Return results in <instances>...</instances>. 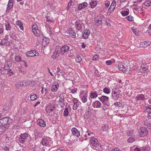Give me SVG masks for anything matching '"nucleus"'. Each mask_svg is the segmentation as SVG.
Wrapping results in <instances>:
<instances>
[{
  "instance_id": "e433bc0d",
  "label": "nucleus",
  "mask_w": 151,
  "mask_h": 151,
  "mask_svg": "<svg viewBox=\"0 0 151 151\" xmlns=\"http://www.w3.org/2000/svg\"><path fill=\"white\" fill-rule=\"evenodd\" d=\"M8 41L5 40L3 39L1 41V42L0 43V45L1 46H6L8 45Z\"/></svg>"
},
{
  "instance_id": "79ce46f5",
  "label": "nucleus",
  "mask_w": 151,
  "mask_h": 151,
  "mask_svg": "<svg viewBox=\"0 0 151 151\" xmlns=\"http://www.w3.org/2000/svg\"><path fill=\"white\" fill-rule=\"evenodd\" d=\"M7 74L9 76H13L14 75V72H12V70L11 69H9L7 70Z\"/></svg>"
},
{
  "instance_id": "0eeeda50",
  "label": "nucleus",
  "mask_w": 151,
  "mask_h": 151,
  "mask_svg": "<svg viewBox=\"0 0 151 151\" xmlns=\"http://www.w3.org/2000/svg\"><path fill=\"white\" fill-rule=\"evenodd\" d=\"M59 86V84L58 82H54L51 87V91L53 92H56L58 89Z\"/></svg>"
},
{
  "instance_id": "09e8293b",
  "label": "nucleus",
  "mask_w": 151,
  "mask_h": 151,
  "mask_svg": "<svg viewBox=\"0 0 151 151\" xmlns=\"http://www.w3.org/2000/svg\"><path fill=\"white\" fill-rule=\"evenodd\" d=\"M30 98L31 100L34 101L37 98V97L34 94L32 93L30 96Z\"/></svg>"
},
{
  "instance_id": "f704fd0d",
  "label": "nucleus",
  "mask_w": 151,
  "mask_h": 151,
  "mask_svg": "<svg viewBox=\"0 0 151 151\" xmlns=\"http://www.w3.org/2000/svg\"><path fill=\"white\" fill-rule=\"evenodd\" d=\"M120 13L123 17L126 16L129 14V10L123 11L122 10L120 12Z\"/></svg>"
},
{
  "instance_id": "423d86ee",
  "label": "nucleus",
  "mask_w": 151,
  "mask_h": 151,
  "mask_svg": "<svg viewBox=\"0 0 151 151\" xmlns=\"http://www.w3.org/2000/svg\"><path fill=\"white\" fill-rule=\"evenodd\" d=\"M119 70L123 73H125L127 69V65L125 63H121L118 65Z\"/></svg>"
},
{
  "instance_id": "bb28decb",
  "label": "nucleus",
  "mask_w": 151,
  "mask_h": 151,
  "mask_svg": "<svg viewBox=\"0 0 151 151\" xmlns=\"http://www.w3.org/2000/svg\"><path fill=\"white\" fill-rule=\"evenodd\" d=\"M102 20V19L101 18H99L98 19H97V18H96L95 20L96 25L99 26L101 24Z\"/></svg>"
},
{
  "instance_id": "864d4df0",
  "label": "nucleus",
  "mask_w": 151,
  "mask_h": 151,
  "mask_svg": "<svg viewBox=\"0 0 151 151\" xmlns=\"http://www.w3.org/2000/svg\"><path fill=\"white\" fill-rule=\"evenodd\" d=\"M104 3L106 7H108L110 4V2L109 1H106L104 2Z\"/></svg>"
},
{
  "instance_id": "3c124183",
  "label": "nucleus",
  "mask_w": 151,
  "mask_h": 151,
  "mask_svg": "<svg viewBox=\"0 0 151 151\" xmlns=\"http://www.w3.org/2000/svg\"><path fill=\"white\" fill-rule=\"evenodd\" d=\"M15 60L17 62H19L21 61L22 58L20 56L17 55L15 57Z\"/></svg>"
},
{
  "instance_id": "72a5a7b5",
  "label": "nucleus",
  "mask_w": 151,
  "mask_h": 151,
  "mask_svg": "<svg viewBox=\"0 0 151 151\" xmlns=\"http://www.w3.org/2000/svg\"><path fill=\"white\" fill-rule=\"evenodd\" d=\"M98 92L96 91H93L90 94V97L91 98H94L97 97Z\"/></svg>"
},
{
  "instance_id": "69168bd1",
  "label": "nucleus",
  "mask_w": 151,
  "mask_h": 151,
  "mask_svg": "<svg viewBox=\"0 0 151 151\" xmlns=\"http://www.w3.org/2000/svg\"><path fill=\"white\" fill-rule=\"evenodd\" d=\"M99 56L98 55H94L93 58V60H96L99 58Z\"/></svg>"
},
{
  "instance_id": "58836bf2",
  "label": "nucleus",
  "mask_w": 151,
  "mask_h": 151,
  "mask_svg": "<svg viewBox=\"0 0 151 151\" xmlns=\"http://www.w3.org/2000/svg\"><path fill=\"white\" fill-rule=\"evenodd\" d=\"M147 69L145 65H143L140 68V71L141 73L144 72Z\"/></svg>"
},
{
  "instance_id": "6e6d98bb",
  "label": "nucleus",
  "mask_w": 151,
  "mask_h": 151,
  "mask_svg": "<svg viewBox=\"0 0 151 151\" xmlns=\"http://www.w3.org/2000/svg\"><path fill=\"white\" fill-rule=\"evenodd\" d=\"M151 43V42H150L147 41L142 42V45L144 44L145 45V46H144V47L147 46L148 45H150Z\"/></svg>"
},
{
  "instance_id": "0e129e2a",
  "label": "nucleus",
  "mask_w": 151,
  "mask_h": 151,
  "mask_svg": "<svg viewBox=\"0 0 151 151\" xmlns=\"http://www.w3.org/2000/svg\"><path fill=\"white\" fill-rule=\"evenodd\" d=\"M147 111L149 112H151V105H148L146 108Z\"/></svg>"
},
{
  "instance_id": "412c9836",
  "label": "nucleus",
  "mask_w": 151,
  "mask_h": 151,
  "mask_svg": "<svg viewBox=\"0 0 151 151\" xmlns=\"http://www.w3.org/2000/svg\"><path fill=\"white\" fill-rule=\"evenodd\" d=\"M88 4L87 2H84L81 4H80L78 7V9L80 10L83 8H85L87 7Z\"/></svg>"
},
{
  "instance_id": "8fccbe9b",
  "label": "nucleus",
  "mask_w": 151,
  "mask_h": 151,
  "mask_svg": "<svg viewBox=\"0 0 151 151\" xmlns=\"http://www.w3.org/2000/svg\"><path fill=\"white\" fill-rule=\"evenodd\" d=\"M4 32V28L0 26V38L2 37L3 36Z\"/></svg>"
},
{
  "instance_id": "9d476101",
  "label": "nucleus",
  "mask_w": 151,
  "mask_h": 151,
  "mask_svg": "<svg viewBox=\"0 0 151 151\" xmlns=\"http://www.w3.org/2000/svg\"><path fill=\"white\" fill-rule=\"evenodd\" d=\"M135 99L137 103H141V101H143L145 100V95L143 94L138 95L136 96Z\"/></svg>"
},
{
  "instance_id": "de8ad7c7",
  "label": "nucleus",
  "mask_w": 151,
  "mask_h": 151,
  "mask_svg": "<svg viewBox=\"0 0 151 151\" xmlns=\"http://www.w3.org/2000/svg\"><path fill=\"white\" fill-rule=\"evenodd\" d=\"M131 151H140V149L134 146L131 147Z\"/></svg>"
},
{
  "instance_id": "aec40b11",
  "label": "nucleus",
  "mask_w": 151,
  "mask_h": 151,
  "mask_svg": "<svg viewBox=\"0 0 151 151\" xmlns=\"http://www.w3.org/2000/svg\"><path fill=\"white\" fill-rule=\"evenodd\" d=\"M14 30H15L14 29V30H12L10 31L9 33V35L11 38H12L13 40H16L17 37Z\"/></svg>"
},
{
  "instance_id": "a211bd4d",
  "label": "nucleus",
  "mask_w": 151,
  "mask_h": 151,
  "mask_svg": "<svg viewBox=\"0 0 151 151\" xmlns=\"http://www.w3.org/2000/svg\"><path fill=\"white\" fill-rule=\"evenodd\" d=\"M37 124L40 126L42 127H45L46 124L45 122L42 119H39L37 120Z\"/></svg>"
},
{
  "instance_id": "37998d69",
  "label": "nucleus",
  "mask_w": 151,
  "mask_h": 151,
  "mask_svg": "<svg viewBox=\"0 0 151 151\" xmlns=\"http://www.w3.org/2000/svg\"><path fill=\"white\" fill-rule=\"evenodd\" d=\"M125 18L127 20L130 22H132L134 20V17L131 15H129L126 17Z\"/></svg>"
},
{
  "instance_id": "4c0bfd02",
  "label": "nucleus",
  "mask_w": 151,
  "mask_h": 151,
  "mask_svg": "<svg viewBox=\"0 0 151 151\" xmlns=\"http://www.w3.org/2000/svg\"><path fill=\"white\" fill-rule=\"evenodd\" d=\"M115 61L114 59H111L110 60H107L106 62V63L108 65H111V64L114 63Z\"/></svg>"
},
{
  "instance_id": "a19ab883",
  "label": "nucleus",
  "mask_w": 151,
  "mask_h": 151,
  "mask_svg": "<svg viewBox=\"0 0 151 151\" xmlns=\"http://www.w3.org/2000/svg\"><path fill=\"white\" fill-rule=\"evenodd\" d=\"M4 25L6 30L7 31H9L11 30L12 27L9 23H5Z\"/></svg>"
},
{
  "instance_id": "680f3d73",
  "label": "nucleus",
  "mask_w": 151,
  "mask_h": 151,
  "mask_svg": "<svg viewBox=\"0 0 151 151\" xmlns=\"http://www.w3.org/2000/svg\"><path fill=\"white\" fill-rule=\"evenodd\" d=\"M19 72L21 74H25L27 72L26 71H24L22 70L21 69H20L19 70Z\"/></svg>"
},
{
  "instance_id": "6e6552de",
  "label": "nucleus",
  "mask_w": 151,
  "mask_h": 151,
  "mask_svg": "<svg viewBox=\"0 0 151 151\" xmlns=\"http://www.w3.org/2000/svg\"><path fill=\"white\" fill-rule=\"evenodd\" d=\"M41 143L43 145L47 146L50 145L51 142L50 139L49 138H45L42 139Z\"/></svg>"
},
{
  "instance_id": "774afa93",
  "label": "nucleus",
  "mask_w": 151,
  "mask_h": 151,
  "mask_svg": "<svg viewBox=\"0 0 151 151\" xmlns=\"http://www.w3.org/2000/svg\"><path fill=\"white\" fill-rule=\"evenodd\" d=\"M58 102L59 104L60 103L63 104L64 102L63 99L62 98H60Z\"/></svg>"
},
{
  "instance_id": "bf43d9fd",
  "label": "nucleus",
  "mask_w": 151,
  "mask_h": 151,
  "mask_svg": "<svg viewBox=\"0 0 151 151\" xmlns=\"http://www.w3.org/2000/svg\"><path fill=\"white\" fill-rule=\"evenodd\" d=\"M150 149V148L147 146L143 147L142 149V151H149Z\"/></svg>"
},
{
  "instance_id": "052dcab7",
  "label": "nucleus",
  "mask_w": 151,
  "mask_h": 151,
  "mask_svg": "<svg viewBox=\"0 0 151 151\" xmlns=\"http://www.w3.org/2000/svg\"><path fill=\"white\" fill-rule=\"evenodd\" d=\"M128 136H132L133 134V132L132 130L128 131L127 133Z\"/></svg>"
},
{
  "instance_id": "f257e3e1",
  "label": "nucleus",
  "mask_w": 151,
  "mask_h": 151,
  "mask_svg": "<svg viewBox=\"0 0 151 151\" xmlns=\"http://www.w3.org/2000/svg\"><path fill=\"white\" fill-rule=\"evenodd\" d=\"M12 119L9 117H4L0 119V126L3 127L4 130L8 128L9 125L12 122Z\"/></svg>"
},
{
  "instance_id": "a878e982",
  "label": "nucleus",
  "mask_w": 151,
  "mask_h": 151,
  "mask_svg": "<svg viewBox=\"0 0 151 151\" xmlns=\"http://www.w3.org/2000/svg\"><path fill=\"white\" fill-rule=\"evenodd\" d=\"M82 93H80V96L81 97V100L83 103H85L87 101V94L85 93L83 96L82 95Z\"/></svg>"
},
{
  "instance_id": "f03ea898",
  "label": "nucleus",
  "mask_w": 151,
  "mask_h": 151,
  "mask_svg": "<svg viewBox=\"0 0 151 151\" xmlns=\"http://www.w3.org/2000/svg\"><path fill=\"white\" fill-rule=\"evenodd\" d=\"M90 141L92 148L96 150H101V147L96 138L94 137L91 138Z\"/></svg>"
},
{
  "instance_id": "f3484780",
  "label": "nucleus",
  "mask_w": 151,
  "mask_h": 151,
  "mask_svg": "<svg viewBox=\"0 0 151 151\" xmlns=\"http://www.w3.org/2000/svg\"><path fill=\"white\" fill-rule=\"evenodd\" d=\"M71 131L72 133L75 136L78 137L80 136L79 132L76 128H72L71 129Z\"/></svg>"
},
{
  "instance_id": "20e7f679",
  "label": "nucleus",
  "mask_w": 151,
  "mask_h": 151,
  "mask_svg": "<svg viewBox=\"0 0 151 151\" xmlns=\"http://www.w3.org/2000/svg\"><path fill=\"white\" fill-rule=\"evenodd\" d=\"M148 133V131L147 128L144 127L140 128L138 130V134L141 137H144Z\"/></svg>"
},
{
  "instance_id": "13d9d810",
  "label": "nucleus",
  "mask_w": 151,
  "mask_h": 151,
  "mask_svg": "<svg viewBox=\"0 0 151 151\" xmlns=\"http://www.w3.org/2000/svg\"><path fill=\"white\" fill-rule=\"evenodd\" d=\"M68 110L67 108H66L65 109L63 115L65 116H68Z\"/></svg>"
},
{
  "instance_id": "cd10ccee",
  "label": "nucleus",
  "mask_w": 151,
  "mask_h": 151,
  "mask_svg": "<svg viewBox=\"0 0 151 151\" xmlns=\"http://www.w3.org/2000/svg\"><path fill=\"white\" fill-rule=\"evenodd\" d=\"M143 6L144 5L142 4V5L141 6H136L134 7V9L139 12L140 11H142L143 10V7H144Z\"/></svg>"
},
{
  "instance_id": "a18cd8bd",
  "label": "nucleus",
  "mask_w": 151,
  "mask_h": 151,
  "mask_svg": "<svg viewBox=\"0 0 151 151\" xmlns=\"http://www.w3.org/2000/svg\"><path fill=\"white\" fill-rule=\"evenodd\" d=\"M82 60L81 57L79 55H76V62L79 63L81 62Z\"/></svg>"
},
{
  "instance_id": "9b49d317",
  "label": "nucleus",
  "mask_w": 151,
  "mask_h": 151,
  "mask_svg": "<svg viewBox=\"0 0 151 151\" xmlns=\"http://www.w3.org/2000/svg\"><path fill=\"white\" fill-rule=\"evenodd\" d=\"M116 5V2L115 1H112L110 6L108 9L107 12L108 13H111L115 9Z\"/></svg>"
},
{
  "instance_id": "b1692460",
  "label": "nucleus",
  "mask_w": 151,
  "mask_h": 151,
  "mask_svg": "<svg viewBox=\"0 0 151 151\" xmlns=\"http://www.w3.org/2000/svg\"><path fill=\"white\" fill-rule=\"evenodd\" d=\"M10 67V65L9 64V62L6 61L4 63V66L2 68V69L4 70H8Z\"/></svg>"
},
{
  "instance_id": "c85d7f7f",
  "label": "nucleus",
  "mask_w": 151,
  "mask_h": 151,
  "mask_svg": "<svg viewBox=\"0 0 151 151\" xmlns=\"http://www.w3.org/2000/svg\"><path fill=\"white\" fill-rule=\"evenodd\" d=\"M16 25L19 26L20 29L23 30L24 29L23 24L20 20H17L16 22Z\"/></svg>"
},
{
  "instance_id": "7ed1b4c3",
  "label": "nucleus",
  "mask_w": 151,
  "mask_h": 151,
  "mask_svg": "<svg viewBox=\"0 0 151 151\" xmlns=\"http://www.w3.org/2000/svg\"><path fill=\"white\" fill-rule=\"evenodd\" d=\"M32 31L34 35L37 37H40L41 32L38 29V27L36 24H34L32 25Z\"/></svg>"
},
{
  "instance_id": "5fc2aeb1",
  "label": "nucleus",
  "mask_w": 151,
  "mask_h": 151,
  "mask_svg": "<svg viewBox=\"0 0 151 151\" xmlns=\"http://www.w3.org/2000/svg\"><path fill=\"white\" fill-rule=\"evenodd\" d=\"M9 104H5L4 106L3 110L4 111H7L9 109Z\"/></svg>"
},
{
  "instance_id": "7c9ffc66",
  "label": "nucleus",
  "mask_w": 151,
  "mask_h": 151,
  "mask_svg": "<svg viewBox=\"0 0 151 151\" xmlns=\"http://www.w3.org/2000/svg\"><path fill=\"white\" fill-rule=\"evenodd\" d=\"M57 73L58 75L59 76H63L64 74V72L62 70H61L59 67L57 68Z\"/></svg>"
},
{
  "instance_id": "2eb2a0df",
  "label": "nucleus",
  "mask_w": 151,
  "mask_h": 151,
  "mask_svg": "<svg viewBox=\"0 0 151 151\" xmlns=\"http://www.w3.org/2000/svg\"><path fill=\"white\" fill-rule=\"evenodd\" d=\"M55 108L54 104H48L46 107V110L48 113L50 114Z\"/></svg>"
},
{
  "instance_id": "e2e57ef3",
  "label": "nucleus",
  "mask_w": 151,
  "mask_h": 151,
  "mask_svg": "<svg viewBox=\"0 0 151 151\" xmlns=\"http://www.w3.org/2000/svg\"><path fill=\"white\" fill-rule=\"evenodd\" d=\"M92 105L94 108H100L101 107V104H92Z\"/></svg>"
},
{
  "instance_id": "c9c22d12",
  "label": "nucleus",
  "mask_w": 151,
  "mask_h": 151,
  "mask_svg": "<svg viewBox=\"0 0 151 151\" xmlns=\"http://www.w3.org/2000/svg\"><path fill=\"white\" fill-rule=\"evenodd\" d=\"M91 109L88 108L86 112V116L87 118H89L91 115Z\"/></svg>"
},
{
  "instance_id": "2f4dec72",
  "label": "nucleus",
  "mask_w": 151,
  "mask_h": 151,
  "mask_svg": "<svg viewBox=\"0 0 151 151\" xmlns=\"http://www.w3.org/2000/svg\"><path fill=\"white\" fill-rule=\"evenodd\" d=\"M97 0H96V1L92 0L91 1L90 3L91 8H94L97 5Z\"/></svg>"
},
{
  "instance_id": "6ab92c4d",
  "label": "nucleus",
  "mask_w": 151,
  "mask_h": 151,
  "mask_svg": "<svg viewBox=\"0 0 151 151\" xmlns=\"http://www.w3.org/2000/svg\"><path fill=\"white\" fill-rule=\"evenodd\" d=\"M13 0H9L8 4L7 6L6 12L9 11L10 9L13 7Z\"/></svg>"
},
{
  "instance_id": "4d7b16f0",
  "label": "nucleus",
  "mask_w": 151,
  "mask_h": 151,
  "mask_svg": "<svg viewBox=\"0 0 151 151\" xmlns=\"http://www.w3.org/2000/svg\"><path fill=\"white\" fill-rule=\"evenodd\" d=\"M116 90L117 89H116L112 90V97H114V96L115 95L118 94L116 91Z\"/></svg>"
},
{
  "instance_id": "ddd939ff",
  "label": "nucleus",
  "mask_w": 151,
  "mask_h": 151,
  "mask_svg": "<svg viewBox=\"0 0 151 151\" xmlns=\"http://www.w3.org/2000/svg\"><path fill=\"white\" fill-rule=\"evenodd\" d=\"M45 17L46 19L47 22L52 23V25L54 26V20L50 14H47V15L45 16Z\"/></svg>"
},
{
  "instance_id": "39448f33",
  "label": "nucleus",
  "mask_w": 151,
  "mask_h": 151,
  "mask_svg": "<svg viewBox=\"0 0 151 151\" xmlns=\"http://www.w3.org/2000/svg\"><path fill=\"white\" fill-rule=\"evenodd\" d=\"M26 55L27 57L38 56H39V53L38 52L35 50H31L27 52L26 53Z\"/></svg>"
},
{
  "instance_id": "ea45409f",
  "label": "nucleus",
  "mask_w": 151,
  "mask_h": 151,
  "mask_svg": "<svg viewBox=\"0 0 151 151\" xmlns=\"http://www.w3.org/2000/svg\"><path fill=\"white\" fill-rule=\"evenodd\" d=\"M143 4L145 6H150L151 5V0H146Z\"/></svg>"
},
{
  "instance_id": "4468645a",
  "label": "nucleus",
  "mask_w": 151,
  "mask_h": 151,
  "mask_svg": "<svg viewBox=\"0 0 151 151\" xmlns=\"http://www.w3.org/2000/svg\"><path fill=\"white\" fill-rule=\"evenodd\" d=\"M27 136L28 135L26 133H24L21 135L19 138V141L22 143H24L26 139Z\"/></svg>"
},
{
  "instance_id": "603ef678",
  "label": "nucleus",
  "mask_w": 151,
  "mask_h": 151,
  "mask_svg": "<svg viewBox=\"0 0 151 151\" xmlns=\"http://www.w3.org/2000/svg\"><path fill=\"white\" fill-rule=\"evenodd\" d=\"M108 127L106 125L104 124L101 127V130L102 131H106L108 130Z\"/></svg>"
},
{
  "instance_id": "4be33fe9",
  "label": "nucleus",
  "mask_w": 151,
  "mask_h": 151,
  "mask_svg": "<svg viewBox=\"0 0 151 151\" xmlns=\"http://www.w3.org/2000/svg\"><path fill=\"white\" fill-rule=\"evenodd\" d=\"M60 53V51L55 50L52 55V58L54 59H56L58 57Z\"/></svg>"
},
{
  "instance_id": "c756f323",
  "label": "nucleus",
  "mask_w": 151,
  "mask_h": 151,
  "mask_svg": "<svg viewBox=\"0 0 151 151\" xmlns=\"http://www.w3.org/2000/svg\"><path fill=\"white\" fill-rule=\"evenodd\" d=\"M53 25L52 24V26H51L50 25H49L47 23L46 24L45 27L46 28L47 31L48 33H50L51 32V29H52V28H53Z\"/></svg>"
},
{
  "instance_id": "338daca9",
  "label": "nucleus",
  "mask_w": 151,
  "mask_h": 151,
  "mask_svg": "<svg viewBox=\"0 0 151 151\" xmlns=\"http://www.w3.org/2000/svg\"><path fill=\"white\" fill-rule=\"evenodd\" d=\"M74 104H76L78 102V100L74 98L72 100Z\"/></svg>"
},
{
  "instance_id": "1a4fd4ad",
  "label": "nucleus",
  "mask_w": 151,
  "mask_h": 151,
  "mask_svg": "<svg viewBox=\"0 0 151 151\" xmlns=\"http://www.w3.org/2000/svg\"><path fill=\"white\" fill-rule=\"evenodd\" d=\"M82 23L80 20H77L74 24L75 27L77 30H80L82 28Z\"/></svg>"
},
{
  "instance_id": "473e14b6",
  "label": "nucleus",
  "mask_w": 151,
  "mask_h": 151,
  "mask_svg": "<svg viewBox=\"0 0 151 151\" xmlns=\"http://www.w3.org/2000/svg\"><path fill=\"white\" fill-rule=\"evenodd\" d=\"M70 35L73 38H74L76 37V33L72 29L70 30L69 31Z\"/></svg>"
},
{
  "instance_id": "393cba45",
  "label": "nucleus",
  "mask_w": 151,
  "mask_h": 151,
  "mask_svg": "<svg viewBox=\"0 0 151 151\" xmlns=\"http://www.w3.org/2000/svg\"><path fill=\"white\" fill-rule=\"evenodd\" d=\"M99 100L102 103L107 101L109 99L108 97L106 96H102L99 97Z\"/></svg>"
},
{
  "instance_id": "c03bdc74",
  "label": "nucleus",
  "mask_w": 151,
  "mask_h": 151,
  "mask_svg": "<svg viewBox=\"0 0 151 151\" xmlns=\"http://www.w3.org/2000/svg\"><path fill=\"white\" fill-rule=\"evenodd\" d=\"M103 91L105 93L108 94L110 93L111 90L109 88L106 87L104 89Z\"/></svg>"
},
{
  "instance_id": "5701e85b",
  "label": "nucleus",
  "mask_w": 151,
  "mask_h": 151,
  "mask_svg": "<svg viewBox=\"0 0 151 151\" xmlns=\"http://www.w3.org/2000/svg\"><path fill=\"white\" fill-rule=\"evenodd\" d=\"M49 42V39L46 37L43 38L42 40V44L44 46L48 45Z\"/></svg>"
},
{
  "instance_id": "49530a36",
  "label": "nucleus",
  "mask_w": 151,
  "mask_h": 151,
  "mask_svg": "<svg viewBox=\"0 0 151 151\" xmlns=\"http://www.w3.org/2000/svg\"><path fill=\"white\" fill-rule=\"evenodd\" d=\"M136 140V139L134 138L133 137H130L128 139L127 142L129 143L133 142Z\"/></svg>"
},
{
  "instance_id": "f8f14e48",
  "label": "nucleus",
  "mask_w": 151,
  "mask_h": 151,
  "mask_svg": "<svg viewBox=\"0 0 151 151\" xmlns=\"http://www.w3.org/2000/svg\"><path fill=\"white\" fill-rule=\"evenodd\" d=\"M90 34V32L87 29H85L82 33V37L84 39H87Z\"/></svg>"
},
{
  "instance_id": "dca6fc26",
  "label": "nucleus",
  "mask_w": 151,
  "mask_h": 151,
  "mask_svg": "<svg viewBox=\"0 0 151 151\" xmlns=\"http://www.w3.org/2000/svg\"><path fill=\"white\" fill-rule=\"evenodd\" d=\"M69 50V47L67 45H64L60 48L61 54L63 55L65 53L68 52Z\"/></svg>"
}]
</instances>
